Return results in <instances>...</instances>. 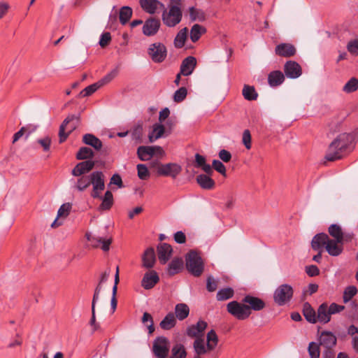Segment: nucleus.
Here are the masks:
<instances>
[{
    "instance_id": "17",
    "label": "nucleus",
    "mask_w": 358,
    "mask_h": 358,
    "mask_svg": "<svg viewBox=\"0 0 358 358\" xmlns=\"http://www.w3.org/2000/svg\"><path fill=\"white\" fill-rule=\"evenodd\" d=\"M94 165L95 162L92 160H86L80 162L73 169L71 174L76 177L84 176V174L89 173L92 170Z\"/></svg>"
},
{
    "instance_id": "8",
    "label": "nucleus",
    "mask_w": 358,
    "mask_h": 358,
    "mask_svg": "<svg viewBox=\"0 0 358 358\" xmlns=\"http://www.w3.org/2000/svg\"><path fill=\"white\" fill-rule=\"evenodd\" d=\"M227 310L232 316L239 320H244L248 318L252 312L249 311L248 305L244 303H239L236 301H232L227 303Z\"/></svg>"
},
{
    "instance_id": "12",
    "label": "nucleus",
    "mask_w": 358,
    "mask_h": 358,
    "mask_svg": "<svg viewBox=\"0 0 358 358\" xmlns=\"http://www.w3.org/2000/svg\"><path fill=\"white\" fill-rule=\"evenodd\" d=\"M85 237L93 248L100 247L105 252L109 250L110 245L112 243L111 236H107L102 237L100 236L93 235L90 232H87L85 234Z\"/></svg>"
},
{
    "instance_id": "54",
    "label": "nucleus",
    "mask_w": 358,
    "mask_h": 358,
    "mask_svg": "<svg viewBox=\"0 0 358 358\" xmlns=\"http://www.w3.org/2000/svg\"><path fill=\"white\" fill-rule=\"evenodd\" d=\"M357 289L355 286H348L343 293V301L347 303L357 294Z\"/></svg>"
},
{
    "instance_id": "40",
    "label": "nucleus",
    "mask_w": 358,
    "mask_h": 358,
    "mask_svg": "<svg viewBox=\"0 0 358 358\" xmlns=\"http://www.w3.org/2000/svg\"><path fill=\"white\" fill-rule=\"evenodd\" d=\"M176 320L173 313H168L165 317L161 321L159 326L162 329L169 330L175 327Z\"/></svg>"
},
{
    "instance_id": "61",
    "label": "nucleus",
    "mask_w": 358,
    "mask_h": 358,
    "mask_svg": "<svg viewBox=\"0 0 358 358\" xmlns=\"http://www.w3.org/2000/svg\"><path fill=\"white\" fill-rule=\"evenodd\" d=\"M37 143L41 145L44 151L47 152L50 150L51 138L49 136H45L43 138L38 139Z\"/></svg>"
},
{
    "instance_id": "16",
    "label": "nucleus",
    "mask_w": 358,
    "mask_h": 358,
    "mask_svg": "<svg viewBox=\"0 0 358 358\" xmlns=\"http://www.w3.org/2000/svg\"><path fill=\"white\" fill-rule=\"evenodd\" d=\"M242 302L248 305L249 311L251 312L252 310L255 311L262 310L266 306L265 302L262 299L251 295H246L243 299Z\"/></svg>"
},
{
    "instance_id": "20",
    "label": "nucleus",
    "mask_w": 358,
    "mask_h": 358,
    "mask_svg": "<svg viewBox=\"0 0 358 358\" xmlns=\"http://www.w3.org/2000/svg\"><path fill=\"white\" fill-rule=\"evenodd\" d=\"M196 66V59L192 56L186 57L182 62L180 71L184 76H188L192 73Z\"/></svg>"
},
{
    "instance_id": "64",
    "label": "nucleus",
    "mask_w": 358,
    "mask_h": 358,
    "mask_svg": "<svg viewBox=\"0 0 358 358\" xmlns=\"http://www.w3.org/2000/svg\"><path fill=\"white\" fill-rule=\"evenodd\" d=\"M217 287V282L212 276L207 278L206 289L208 292H213Z\"/></svg>"
},
{
    "instance_id": "46",
    "label": "nucleus",
    "mask_w": 358,
    "mask_h": 358,
    "mask_svg": "<svg viewBox=\"0 0 358 358\" xmlns=\"http://www.w3.org/2000/svg\"><path fill=\"white\" fill-rule=\"evenodd\" d=\"M243 96L246 100L253 101L257 99L258 94L254 87L245 85L243 89Z\"/></svg>"
},
{
    "instance_id": "23",
    "label": "nucleus",
    "mask_w": 358,
    "mask_h": 358,
    "mask_svg": "<svg viewBox=\"0 0 358 358\" xmlns=\"http://www.w3.org/2000/svg\"><path fill=\"white\" fill-rule=\"evenodd\" d=\"M275 52L278 56L289 57L295 55L296 48L290 43H280L275 47Z\"/></svg>"
},
{
    "instance_id": "42",
    "label": "nucleus",
    "mask_w": 358,
    "mask_h": 358,
    "mask_svg": "<svg viewBox=\"0 0 358 358\" xmlns=\"http://www.w3.org/2000/svg\"><path fill=\"white\" fill-rule=\"evenodd\" d=\"M194 350L195 353L198 355H201L206 354L209 350L207 349V345L206 346L204 340L201 338H197L195 339L193 343Z\"/></svg>"
},
{
    "instance_id": "58",
    "label": "nucleus",
    "mask_w": 358,
    "mask_h": 358,
    "mask_svg": "<svg viewBox=\"0 0 358 358\" xmlns=\"http://www.w3.org/2000/svg\"><path fill=\"white\" fill-rule=\"evenodd\" d=\"M138 176L141 180H147L150 176V173L145 164L137 165Z\"/></svg>"
},
{
    "instance_id": "10",
    "label": "nucleus",
    "mask_w": 358,
    "mask_h": 358,
    "mask_svg": "<svg viewBox=\"0 0 358 358\" xmlns=\"http://www.w3.org/2000/svg\"><path fill=\"white\" fill-rule=\"evenodd\" d=\"M169 341L164 336L157 337L153 342L152 351L157 358H167L169 352Z\"/></svg>"
},
{
    "instance_id": "5",
    "label": "nucleus",
    "mask_w": 358,
    "mask_h": 358,
    "mask_svg": "<svg viewBox=\"0 0 358 358\" xmlns=\"http://www.w3.org/2000/svg\"><path fill=\"white\" fill-rule=\"evenodd\" d=\"M79 124V115H68L59 127V143H62L64 142L66 140L68 136L78 127Z\"/></svg>"
},
{
    "instance_id": "31",
    "label": "nucleus",
    "mask_w": 358,
    "mask_h": 358,
    "mask_svg": "<svg viewBox=\"0 0 358 358\" xmlns=\"http://www.w3.org/2000/svg\"><path fill=\"white\" fill-rule=\"evenodd\" d=\"M83 142L93 147L96 150H100L103 145L101 140L91 134H85L83 137Z\"/></svg>"
},
{
    "instance_id": "50",
    "label": "nucleus",
    "mask_w": 358,
    "mask_h": 358,
    "mask_svg": "<svg viewBox=\"0 0 358 358\" xmlns=\"http://www.w3.org/2000/svg\"><path fill=\"white\" fill-rule=\"evenodd\" d=\"M328 231L334 239L341 241L343 231L339 225L336 224H331L328 229Z\"/></svg>"
},
{
    "instance_id": "19",
    "label": "nucleus",
    "mask_w": 358,
    "mask_h": 358,
    "mask_svg": "<svg viewBox=\"0 0 358 358\" xmlns=\"http://www.w3.org/2000/svg\"><path fill=\"white\" fill-rule=\"evenodd\" d=\"M141 8L149 14H154L159 8H164V5L158 0H140Z\"/></svg>"
},
{
    "instance_id": "34",
    "label": "nucleus",
    "mask_w": 358,
    "mask_h": 358,
    "mask_svg": "<svg viewBox=\"0 0 358 358\" xmlns=\"http://www.w3.org/2000/svg\"><path fill=\"white\" fill-rule=\"evenodd\" d=\"M206 32V29L204 27H203L199 24H194L192 27V28L190 29V33H189V37H190L191 41L193 43H196V41H198L199 40L201 36L203 34H204Z\"/></svg>"
},
{
    "instance_id": "28",
    "label": "nucleus",
    "mask_w": 358,
    "mask_h": 358,
    "mask_svg": "<svg viewBox=\"0 0 358 358\" xmlns=\"http://www.w3.org/2000/svg\"><path fill=\"white\" fill-rule=\"evenodd\" d=\"M210 175L200 174L196 177V182L200 187L205 189H211L215 187V181L210 177Z\"/></svg>"
},
{
    "instance_id": "27",
    "label": "nucleus",
    "mask_w": 358,
    "mask_h": 358,
    "mask_svg": "<svg viewBox=\"0 0 358 358\" xmlns=\"http://www.w3.org/2000/svg\"><path fill=\"white\" fill-rule=\"evenodd\" d=\"M285 80V75L280 71H273L268 76V83L271 87H277Z\"/></svg>"
},
{
    "instance_id": "53",
    "label": "nucleus",
    "mask_w": 358,
    "mask_h": 358,
    "mask_svg": "<svg viewBox=\"0 0 358 358\" xmlns=\"http://www.w3.org/2000/svg\"><path fill=\"white\" fill-rule=\"evenodd\" d=\"M187 94V89L185 87H182L175 92L173 94V100L176 103H180L186 98Z\"/></svg>"
},
{
    "instance_id": "38",
    "label": "nucleus",
    "mask_w": 358,
    "mask_h": 358,
    "mask_svg": "<svg viewBox=\"0 0 358 358\" xmlns=\"http://www.w3.org/2000/svg\"><path fill=\"white\" fill-rule=\"evenodd\" d=\"M152 146H140L137 150V155L142 161L150 160L154 156Z\"/></svg>"
},
{
    "instance_id": "51",
    "label": "nucleus",
    "mask_w": 358,
    "mask_h": 358,
    "mask_svg": "<svg viewBox=\"0 0 358 358\" xmlns=\"http://www.w3.org/2000/svg\"><path fill=\"white\" fill-rule=\"evenodd\" d=\"M142 322L148 327L150 334H152L155 331L154 322L152 315L148 313H144L142 317Z\"/></svg>"
},
{
    "instance_id": "47",
    "label": "nucleus",
    "mask_w": 358,
    "mask_h": 358,
    "mask_svg": "<svg viewBox=\"0 0 358 358\" xmlns=\"http://www.w3.org/2000/svg\"><path fill=\"white\" fill-rule=\"evenodd\" d=\"M94 157V152L87 147H81L76 154V159L84 160L91 159Z\"/></svg>"
},
{
    "instance_id": "24",
    "label": "nucleus",
    "mask_w": 358,
    "mask_h": 358,
    "mask_svg": "<svg viewBox=\"0 0 358 358\" xmlns=\"http://www.w3.org/2000/svg\"><path fill=\"white\" fill-rule=\"evenodd\" d=\"M156 257L153 248H147L142 256V266L145 268H152L155 264Z\"/></svg>"
},
{
    "instance_id": "41",
    "label": "nucleus",
    "mask_w": 358,
    "mask_h": 358,
    "mask_svg": "<svg viewBox=\"0 0 358 358\" xmlns=\"http://www.w3.org/2000/svg\"><path fill=\"white\" fill-rule=\"evenodd\" d=\"M189 14L191 21L203 22L206 20V14L201 9L190 7Z\"/></svg>"
},
{
    "instance_id": "45",
    "label": "nucleus",
    "mask_w": 358,
    "mask_h": 358,
    "mask_svg": "<svg viewBox=\"0 0 358 358\" xmlns=\"http://www.w3.org/2000/svg\"><path fill=\"white\" fill-rule=\"evenodd\" d=\"M234 291L231 287H226L220 289L216 295L217 301H226L234 296Z\"/></svg>"
},
{
    "instance_id": "9",
    "label": "nucleus",
    "mask_w": 358,
    "mask_h": 358,
    "mask_svg": "<svg viewBox=\"0 0 358 358\" xmlns=\"http://www.w3.org/2000/svg\"><path fill=\"white\" fill-rule=\"evenodd\" d=\"M90 176L93 187L91 196L94 199L99 198L101 192L105 188L104 175L101 171H94Z\"/></svg>"
},
{
    "instance_id": "21",
    "label": "nucleus",
    "mask_w": 358,
    "mask_h": 358,
    "mask_svg": "<svg viewBox=\"0 0 358 358\" xmlns=\"http://www.w3.org/2000/svg\"><path fill=\"white\" fill-rule=\"evenodd\" d=\"M173 249L168 243H161L157 246L158 259L161 264H165L170 259Z\"/></svg>"
},
{
    "instance_id": "48",
    "label": "nucleus",
    "mask_w": 358,
    "mask_h": 358,
    "mask_svg": "<svg viewBox=\"0 0 358 358\" xmlns=\"http://www.w3.org/2000/svg\"><path fill=\"white\" fill-rule=\"evenodd\" d=\"M132 9L129 6H124L120 10V21L125 24L131 17Z\"/></svg>"
},
{
    "instance_id": "18",
    "label": "nucleus",
    "mask_w": 358,
    "mask_h": 358,
    "mask_svg": "<svg viewBox=\"0 0 358 358\" xmlns=\"http://www.w3.org/2000/svg\"><path fill=\"white\" fill-rule=\"evenodd\" d=\"M159 281V278L157 273L151 270L145 273L142 281L141 285L145 289H150Z\"/></svg>"
},
{
    "instance_id": "14",
    "label": "nucleus",
    "mask_w": 358,
    "mask_h": 358,
    "mask_svg": "<svg viewBox=\"0 0 358 358\" xmlns=\"http://www.w3.org/2000/svg\"><path fill=\"white\" fill-rule=\"evenodd\" d=\"M161 23L159 19L150 17L144 22L142 31L146 36H152L158 32Z\"/></svg>"
},
{
    "instance_id": "1",
    "label": "nucleus",
    "mask_w": 358,
    "mask_h": 358,
    "mask_svg": "<svg viewBox=\"0 0 358 358\" xmlns=\"http://www.w3.org/2000/svg\"><path fill=\"white\" fill-rule=\"evenodd\" d=\"M357 140V129L350 133L340 134L329 145L325 158L331 162L342 158L347 149Z\"/></svg>"
},
{
    "instance_id": "29",
    "label": "nucleus",
    "mask_w": 358,
    "mask_h": 358,
    "mask_svg": "<svg viewBox=\"0 0 358 358\" xmlns=\"http://www.w3.org/2000/svg\"><path fill=\"white\" fill-rule=\"evenodd\" d=\"M101 292V287L99 286L96 289H94V293L92 298V317L90 321V324L92 327H94V329L96 330L98 328V325L96 322V315H95V306L97 301L99 298V294Z\"/></svg>"
},
{
    "instance_id": "6",
    "label": "nucleus",
    "mask_w": 358,
    "mask_h": 358,
    "mask_svg": "<svg viewBox=\"0 0 358 358\" xmlns=\"http://www.w3.org/2000/svg\"><path fill=\"white\" fill-rule=\"evenodd\" d=\"M294 295V289L289 284L280 285L274 291L273 299V301L280 306H285L289 303Z\"/></svg>"
},
{
    "instance_id": "11",
    "label": "nucleus",
    "mask_w": 358,
    "mask_h": 358,
    "mask_svg": "<svg viewBox=\"0 0 358 358\" xmlns=\"http://www.w3.org/2000/svg\"><path fill=\"white\" fill-rule=\"evenodd\" d=\"M148 53L154 62L161 63L166 57L167 50L163 43H155L150 45Z\"/></svg>"
},
{
    "instance_id": "7",
    "label": "nucleus",
    "mask_w": 358,
    "mask_h": 358,
    "mask_svg": "<svg viewBox=\"0 0 358 358\" xmlns=\"http://www.w3.org/2000/svg\"><path fill=\"white\" fill-rule=\"evenodd\" d=\"M182 17L181 7L176 5H169V10H164L162 15L163 23L169 27H176L181 22Z\"/></svg>"
},
{
    "instance_id": "13",
    "label": "nucleus",
    "mask_w": 358,
    "mask_h": 358,
    "mask_svg": "<svg viewBox=\"0 0 358 358\" xmlns=\"http://www.w3.org/2000/svg\"><path fill=\"white\" fill-rule=\"evenodd\" d=\"M181 171L182 168L180 165L175 163H169L160 164L158 167L157 173L161 176H170L175 178Z\"/></svg>"
},
{
    "instance_id": "30",
    "label": "nucleus",
    "mask_w": 358,
    "mask_h": 358,
    "mask_svg": "<svg viewBox=\"0 0 358 358\" xmlns=\"http://www.w3.org/2000/svg\"><path fill=\"white\" fill-rule=\"evenodd\" d=\"M195 167L201 169L206 173L212 175L213 173L212 166L207 164L206 158L199 153L195 155Z\"/></svg>"
},
{
    "instance_id": "25",
    "label": "nucleus",
    "mask_w": 358,
    "mask_h": 358,
    "mask_svg": "<svg viewBox=\"0 0 358 358\" xmlns=\"http://www.w3.org/2000/svg\"><path fill=\"white\" fill-rule=\"evenodd\" d=\"M206 327L207 323L205 321L199 320L196 324L192 325L187 328V334L192 338H199Z\"/></svg>"
},
{
    "instance_id": "37",
    "label": "nucleus",
    "mask_w": 358,
    "mask_h": 358,
    "mask_svg": "<svg viewBox=\"0 0 358 358\" xmlns=\"http://www.w3.org/2000/svg\"><path fill=\"white\" fill-rule=\"evenodd\" d=\"M188 29L184 27L180 29L176 36L173 44L176 48H181L185 45V41L187 38Z\"/></svg>"
},
{
    "instance_id": "3",
    "label": "nucleus",
    "mask_w": 358,
    "mask_h": 358,
    "mask_svg": "<svg viewBox=\"0 0 358 358\" xmlns=\"http://www.w3.org/2000/svg\"><path fill=\"white\" fill-rule=\"evenodd\" d=\"M345 309V306L332 303L330 306L324 303L321 304L317 311V322L327 324L331 320L333 314L340 313Z\"/></svg>"
},
{
    "instance_id": "62",
    "label": "nucleus",
    "mask_w": 358,
    "mask_h": 358,
    "mask_svg": "<svg viewBox=\"0 0 358 358\" xmlns=\"http://www.w3.org/2000/svg\"><path fill=\"white\" fill-rule=\"evenodd\" d=\"M350 310L348 313V316L352 319L355 320L358 317V304L355 301H351L349 305Z\"/></svg>"
},
{
    "instance_id": "59",
    "label": "nucleus",
    "mask_w": 358,
    "mask_h": 358,
    "mask_svg": "<svg viewBox=\"0 0 358 358\" xmlns=\"http://www.w3.org/2000/svg\"><path fill=\"white\" fill-rule=\"evenodd\" d=\"M71 204L66 203L62 204L58 210L57 217H66L71 211Z\"/></svg>"
},
{
    "instance_id": "63",
    "label": "nucleus",
    "mask_w": 358,
    "mask_h": 358,
    "mask_svg": "<svg viewBox=\"0 0 358 358\" xmlns=\"http://www.w3.org/2000/svg\"><path fill=\"white\" fill-rule=\"evenodd\" d=\"M110 41V34L109 32H105L101 34L99 43L101 48H104L108 45Z\"/></svg>"
},
{
    "instance_id": "60",
    "label": "nucleus",
    "mask_w": 358,
    "mask_h": 358,
    "mask_svg": "<svg viewBox=\"0 0 358 358\" xmlns=\"http://www.w3.org/2000/svg\"><path fill=\"white\" fill-rule=\"evenodd\" d=\"M213 168L216 170L218 173L222 174V176H226V168L222 162L217 159H214L212 163Z\"/></svg>"
},
{
    "instance_id": "33",
    "label": "nucleus",
    "mask_w": 358,
    "mask_h": 358,
    "mask_svg": "<svg viewBox=\"0 0 358 358\" xmlns=\"http://www.w3.org/2000/svg\"><path fill=\"white\" fill-rule=\"evenodd\" d=\"M102 200L101 205L99 207V210H108L113 205V196L110 191L108 190L105 192L103 196L99 198Z\"/></svg>"
},
{
    "instance_id": "2",
    "label": "nucleus",
    "mask_w": 358,
    "mask_h": 358,
    "mask_svg": "<svg viewBox=\"0 0 358 358\" xmlns=\"http://www.w3.org/2000/svg\"><path fill=\"white\" fill-rule=\"evenodd\" d=\"M311 247L313 250H320L325 248L328 254L337 257L343 252V248L341 241L331 239L327 234H316L312 239Z\"/></svg>"
},
{
    "instance_id": "55",
    "label": "nucleus",
    "mask_w": 358,
    "mask_h": 358,
    "mask_svg": "<svg viewBox=\"0 0 358 358\" xmlns=\"http://www.w3.org/2000/svg\"><path fill=\"white\" fill-rule=\"evenodd\" d=\"M101 87L99 82H96L92 85H90L85 87L83 90L81 91L80 95L83 97L88 96L95 92L99 88Z\"/></svg>"
},
{
    "instance_id": "15",
    "label": "nucleus",
    "mask_w": 358,
    "mask_h": 358,
    "mask_svg": "<svg viewBox=\"0 0 358 358\" xmlns=\"http://www.w3.org/2000/svg\"><path fill=\"white\" fill-rule=\"evenodd\" d=\"M284 72L287 78L295 79L301 75L302 69L296 62L290 60L285 64Z\"/></svg>"
},
{
    "instance_id": "57",
    "label": "nucleus",
    "mask_w": 358,
    "mask_h": 358,
    "mask_svg": "<svg viewBox=\"0 0 358 358\" xmlns=\"http://www.w3.org/2000/svg\"><path fill=\"white\" fill-rule=\"evenodd\" d=\"M118 74V69H115L112 70L109 73L105 76L101 80H99V83L101 87L103 85L110 83L114 78H115Z\"/></svg>"
},
{
    "instance_id": "4",
    "label": "nucleus",
    "mask_w": 358,
    "mask_h": 358,
    "mask_svg": "<svg viewBox=\"0 0 358 358\" xmlns=\"http://www.w3.org/2000/svg\"><path fill=\"white\" fill-rule=\"evenodd\" d=\"M186 268L194 276H200L204 268V264L201 256L195 251H190L186 255Z\"/></svg>"
},
{
    "instance_id": "52",
    "label": "nucleus",
    "mask_w": 358,
    "mask_h": 358,
    "mask_svg": "<svg viewBox=\"0 0 358 358\" xmlns=\"http://www.w3.org/2000/svg\"><path fill=\"white\" fill-rule=\"evenodd\" d=\"M346 48L351 55L358 56V39L350 40L348 43Z\"/></svg>"
},
{
    "instance_id": "56",
    "label": "nucleus",
    "mask_w": 358,
    "mask_h": 358,
    "mask_svg": "<svg viewBox=\"0 0 358 358\" xmlns=\"http://www.w3.org/2000/svg\"><path fill=\"white\" fill-rule=\"evenodd\" d=\"M308 352L310 358H320V347L319 345L315 343L311 342L308 345Z\"/></svg>"
},
{
    "instance_id": "32",
    "label": "nucleus",
    "mask_w": 358,
    "mask_h": 358,
    "mask_svg": "<svg viewBox=\"0 0 358 358\" xmlns=\"http://www.w3.org/2000/svg\"><path fill=\"white\" fill-rule=\"evenodd\" d=\"M303 314L308 322L312 324L317 322V313L308 302L303 306Z\"/></svg>"
},
{
    "instance_id": "49",
    "label": "nucleus",
    "mask_w": 358,
    "mask_h": 358,
    "mask_svg": "<svg viewBox=\"0 0 358 358\" xmlns=\"http://www.w3.org/2000/svg\"><path fill=\"white\" fill-rule=\"evenodd\" d=\"M358 89V79L351 78L343 87V91L345 93H352Z\"/></svg>"
},
{
    "instance_id": "43",
    "label": "nucleus",
    "mask_w": 358,
    "mask_h": 358,
    "mask_svg": "<svg viewBox=\"0 0 358 358\" xmlns=\"http://www.w3.org/2000/svg\"><path fill=\"white\" fill-rule=\"evenodd\" d=\"M207 349L209 351L213 350L217 345L218 337L214 330H210L206 336Z\"/></svg>"
},
{
    "instance_id": "44",
    "label": "nucleus",
    "mask_w": 358,
    "mask_h": 358,
    "mask_svg": "<svg viewBox=\"0 0 358 358\" xmlns=\"http://www.w3.org/2000/svg\"><path fill=\"white\" fill-rule=\"evenodd\" d=\"M187 352L183 345L176 343L171 350V358H185Z\"/></svg>"
},
{
    "instance_id": "36",
    "label": "nucleus",
    "mask_w": 358,
    "mask_h": 358,
    "mask_svg": "<svg viewBox=\"0 0 358 358\" xmlns=\"http://www.w3.org/2000/svg\"><path fill=\"white\" fill-rule=\"evenodd\" d=\"M183 262L181 259H173L169 264L167 272L170 276L178 273L182 268Z\"/></svg>"
},
{
    "instance_id": "35",
    "label": "nucleus",
    "mask_w": 358,
    "mask_h": 358,
    "mask_svg": "<svg viewBox=\"0 0 358 358\" xmlns=\"http://www.w3.org/2000/svg\"><path fill=\"white\" fill-rule=\"evenodd\" d=\"M165 131L164 126L162 124L156 123L152 127V131L149 134L148 138L150 143L154 142L161 138Z\"/></svg>"
},
{
    "instance_id": "39",
    "label": "nucleus",
    "mask_w": 358,
    "mask_h": 358,
    "mask_svg": "<svg viewBox=\"0 0 358 358\" xmlns=\"http://www.w3.org/2000/svg\"><path fill=\"white\" fill-rule=\"evenodd\" d=\"M189 313V308L185 303H178L175 307V317L179 320H183L187 317Z\"/></svg>"
},
{
    "instance_id": "26",
    "label": "nucleus",
    "mask_w": 358,
    "mask_h": 358,
    "mask_svg": "<svg viewBox=\"0 0 358 358\" xmlns=\"http://www.w3.org/2000/svg\"><path fill=\"white\" fill-rule=\"evenodd\" d=\"M71 182L73 183L72 186L73 189L79 192H83L90 186L92 181L90 176H79L76 181L71 180Z\"/></svg>"
},
{
    "instance_id": "22",
    "label": "nucleus",
    "mask_w": 358,
    "mask_h": 358,
    "mask_svg": "<svg viewBox=\"0 0 358 358\" xmlns=\"http://www.w3.org/2000/svg\"><path fill=\"white\" fill-rule=\"evenodd\" d=\"M336 344V337L329 331L322 333L320 338V345L325 348L326 350H332Z\"/></svg>"
}]
</instances>
